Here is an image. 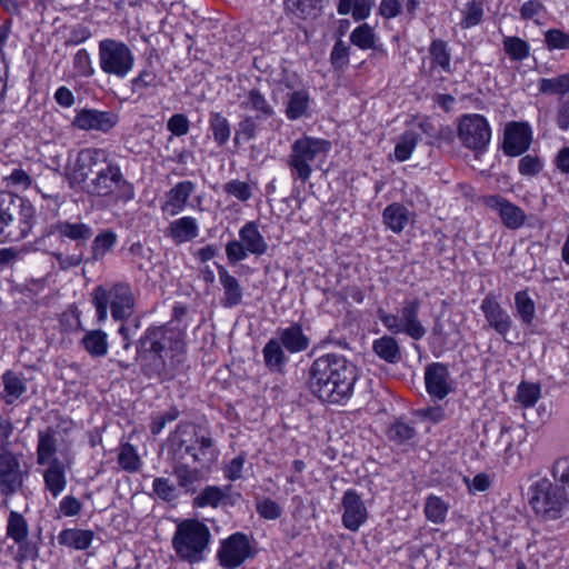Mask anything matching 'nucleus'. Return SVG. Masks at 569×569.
<instances>
[{
	"mask_svg": "<svg viewBox=\"0 0 569 569\" xmlns=\"http://www.w3.org/2000/svg\"><path fill=\"white\" fill-rule=\"evenodd\" d=\"M416 436V430L409 423L398 420L388 429V438L398 445L405 443Z\"/></svg>",
	"mask_w": 569,
	"mask_h": 569,
	"instance_id": "5fc2aeb1",
	"label": "nucleus"
},
{
	"mask_svg": "<svg viewBox=\"0 0 569 569\" xmlns=\"http://www.w3.org/2000/svg\"><path fill=\"white\" fill-rule=\"evenodd\" d=\"M99 66L102 72L124 79L132 71L134 54L130 47L116 39H103L98 46Z\"/></svg>",
	"mask_w": 569,
	"mask_h": 569,
	"instance_id": "1a4fd4ad",
	"label": "nucleus"
},
{
	"mask_svg": "<svg viewBox=\"0 0 569 569\" xmlns=\"http://www.w3.org/2000/svg\"><path fill=\"white\" fill-rule=\"evenodd\" d=\"M420 306L421 302L417 298L406 299L402 303L399 316L403 333L413 340H420L427 333V329L419 320Z\"/></svg>",
	"mask_w": 569,
	"mask_h": 569,
	"instance_id": "6ab92c4d",
	"label": "nucleus"
},
{
	"mask_svg": "<svg viewBox=\"0 0 569 569\" xmlns=\"http://www.w3.org/2000/svg\"><path fill=\"white\" fill-rule=\"evenodd\" d=\"M164 234L170 237L176 244L190 241L199 234L198 221L193 217L176 219L169 223Z\"/></svg>",
	"mask_w": 569,
	"mask_h": 569,
	"instance_id": "a878e982",
	"label": "nucleus"
},
{
	"mask_svg": "<svg viewBox=\"0 0 569 569\" xmlns=\"http://www.w3.org/2000/svg\"><path fill=\"white\" fill-rule=\"evenodd\" d=\"M268 242L260 233L254 221L244 223L239 230V240H230L226 244V257L229 264H237L248 258L263 256L268 251Z\"/></svg>",
	"mask_w": 569,
	"mask_h": 569,
	"instance_id": "9d476101",
	"label": "nucleus"
},
{
	"mask_svg": "<svg viewBox=\"0 0 569 569\" xmlns=\"http://www.w3.org/2000/svg\"><path fill=\"white\" fill-rule=\"evenodd\" d=\"M541 396L540 385L522 381L518 386L517 401L525 408L535 406Z\"/></svg>",
	"mask_w": 569,
	"mask_h": 569,
	"instance_id": "3c124183",
	"label": "nucleus"
},
{
	"mask_svg": "<svg viewBox=\"0 0 569 569\" xmlns=\"http://www.w3.org/2000/svg\"><path fill=\"white\" fill-rule=\"evenodd\" d=\"M382 217L385 224L396 233L401 232L409 222V211L400 203L387 206Z\"/></svg>",
	"mask_w": 569,
	"mask_h": 569,
	"instance_id": "473e14b6",
	"label": "nucleus"
},
{
	"mask_svg": "<svg viewBox=\"0 0 569 569\" xmlns=\"http://www.w3.org/2000/svg\"><path fill=\"white\" fill-rule=\"evenodd\" d=\"M350 47L341 39L337 40L331 53L330 62L336 70H342L349 63Z\"/></svg>",
	"mask_w": 569,
	"mask_h": 569,
	"instance_id": "13d9d810",
	"label": "nucleus"
},
{
	"mask_svg": "<svg viewBox=\"0 0 569 569\" xmlns=\"http://www.w3.org/2000/svg\"><path fill=\"white\" fill-rule=\"evenodd\" d=\"M196 184L192 181H180L166 193V201L161 206L163 213L174 217L179 214L194 192Z\"/></svg>",
	"mask_w": 569,
	"mask_h": 569,
	"instance_id": "4be33fe9",
	"label": "nucleus"
},
{
	"mask_svg": "<svg viewBox=\"0 0 569 569\" xmlns=\"http://www.w3.org/2000/svg\"><path fill=\"white\" fill-rule=\"evenodd\" d=\"M458 138L463 147L482 152L491 139V129L487 119L477 113L463 114L458 124Z\"/></svg>",
	"mask_w": 569,
	"mask_h": 569,
	"instance_id": "9b49d317",
	"label": "nucleus"
},
{
	"mask_svg": "<svg viewBox=\"0 0 569 569\" xmlns=\"http://www.w3.org/2000/svg\"><path fill=\"white\" fill-rule=\"evenodd\" d=\"M157 86V74L149 69L141 70L137 77L131 80V91L141 96L147 89Z\"/></svg>",
	"mask_w": 569,
	"mask_h": 569,
	"instance_id": "4d7b16f0",
	"label": "nucleus"
},
{
	"mask_svg": "<svg viewBox=\"0 0 569 569\" xmlns=\"http://www.w3.org/2000/svg\"><path fill=\"white\" fill-rule=\"evenodd\" d=\"M371 0H339L338 13H351L355 20H365L369 17L371 11Z\"/></svg>",
	"mask_w": 569,
	"mask_h": 569,
	"instance_id": "ea45409f",
	"label": "nucleus"
},
{
	"mask_svg": "<svg viewBox=\"0 0 569 569\" xmlns=\"http://www.w3.org/2000/svg\"><path fill=\"white\" fill-rule=\"evenodd\" d=\"M545 42L549 50L569 49V33L560 29H549L545 32Z\"/></svg>",
	"mask_w": 569,
	"mask_h": 569,
	"instance_id": "052dcab7",
	"label": "nucleus"
},
{
	"mask_svg": "<svg viewBox=\"0 0 569 569\" xmlns=\"http://www.w3.org/2000/svg\"><path fill=\"white\" fill-rule=\"evenodd\" d=\"M256 509L258 515L267 520H276L281 513V507L270 498H263L257 501Z\"/></svg>",
	"mask_w": 569,
	"mask_h": 569,
	"instance_id": "69168bd1",
	"label": "nucleus"
},
{
	"mask_svg": "<svg viewBox=\"0 0 569 569\" xmlns=\"http://www.w3.org/2000/svg\"><path fill=\"white\" fill-rule=\"evenodd\" d=\"M216 268L218 271L219 282L223 291L221 305L224 308L239 306L243 298V288L239 280L232 276L224 266L216 263Z\"/></svg>",
	"mask_w": 569,
	"mask_h": 569,
	"instance_id": "5701e85b",
	"label": "nucleus"
},
{
	"mask_svg": "<svg viewBox=\"0 0 569 569\" xmlns=\"http://www.w3.org/2000/svg\"><path fill=\"white\" fill-rule=\"evenodd\" d=\"M280 345L290 353L302 352L308 349L310 339L303 333L302 326L298 322L277 330Z\"/></svg>",
	"mask_w": 569,
	"mask_h": 569,
	"instance_id": "b1692460",
	"label": "nucleus"
},
{
	"mask_svg": "<svg viewBox=\"0 0 569 569\" xmlns=\"http://www.w3.org/2000/svg\"><path fill=\"white\" fill-rule=\"evenodd\" d=\"M418 141L419 134L417 132L411 130L403 132L395 147L396 159L401 162L408 160L417 147Z\"/></svg>",
	"mask_w": 569,
	"mask_h": 569,
	"instance_id": "37998d69",
	"label": "nucleus"
},
{
	"mask_svg": "<svg viewBox=\"0 0 569 569\" xmlns=\"http://www.w3.org/2000/svg\"><path fill=\"white\" fill-rule=\"evenodd\" d=\"M72 66L76 73L80 77H91L94 73L90 54L86 49H80L76 52Z\"/></svg>",
	"mask_w": 569,
	"mask_h": 569,
	"instance_id": "0e129e2a",
	"label": "nucleus"
},
{
	"mask_svg": "<svg viewBox=\"0 0 569 569\" xmlns=\"http://www.w3.org/2000/svg\"><path fill=\"white\" fill-rule=\"evenodd\" d=\"M29 526L23 516L17 511H11L8 518L7 536L17 545H21L28 538Z\"/></svg>",
	"mask_w": 569,
	"mask_h": 569,
	"instance_id": "58836bf2",
	"label": "nucleus"
},
{
	"mask_svg": "<svg viewBox=\"0 0 569 569\" xmlns=\"http://www.w3.org/2000/svg\"><path fill=\"white\" fill-rule=\"evenodd\" d=\"M117 242V234L111 230H106L92 241L91 251L92 260L97 261L101 259Z\"/></svg>",
	"mask_w": 569,
	"mask_h": 569,
	"instance_id": "de8ad7c7",
	"label": "nucleus"
},
{
	"mask_svg": "<svg viewBox=\"0 0 569 569\" xmlns=\"http://www.w3.org/2000/svg\"><path fill=\"white\" fill-rule=\"evenodd\" d=\"M358 369L339 353H326L313 360L309 369L308 388L321 402L346 405L353 396Z\"/></svg>",
	"mask_w": 569,
	"mask_h": 569,
	"instance_id": "7ed1b4c3",
	"label": "nucleus"
},
{
	"mask_svg": "<svg viewBox=\"0 0 569 569\" xmlns=\"http://www.w3.org/2000/svg\"><path fill=\"white\" fill-rule=\"evenodd\" d=\"M372 351L388 363H398L401 360V349L396 338L382 336L372 343Z\"/></svg>",
	"mask_w": 569,
	"mask_h": 569,
	"instance_id": "2f4dec72",
	"label": "nucleus"
},
{
	"mask_svg": "<svg viewBox=\"0 0 569 569\" xmlns=\"http://www.w3.org/2000/svg\"><path fill=\"white\" fill-rule=\"evenodd\" d=\"M284 3L288 10L302 18L315 17L321 8V0H284Z\"/></svg>",
	"mask_w": 569,
	"mask_h": 569,
	"instance_id": "603ef678",
	"label": "nucleus"
},
{
	"mask_svg": "<svg viewBox=\"0 0 569 569\" xmlns=\"http://www.w3.org/2000/svg\"><path fill=\"white\" fill-rule=\"evenodd\" d=\"M209 127L212 132L214 142L219 147L224 146L231 136V127L228 119L220 112H211Z\"/></svg>",
	"mask_w": 569,
	"mask_h": 569,
	"instance_id": "4c0bfd02",
	"label": "nucleus"
},
{
	"mask_svg": "<svg viewBox=\"0 0 569 569\" xmlns=\"http://www.w3.org/2000/svg\"><path fill=\"white\" fill-rule=\"evenodd\" d=\"M210 540L207 525L198 519H184L178 522L171 543L179 560L193 565L204 559Z\"/></svg>",
	"mask_w": 569,
	"mask_h": 569,
	"instance_id": "39448f33",
	"label": "nucleus"
},
{
	"mask_svg": "<svg viewBox=\"0 0 569 569\" xmlns=\"http://www.w3.org/2000/svg\"><path fill=\"white\" fill-rule=\"evenodd\" d=\"M21 206V198L11 192L0 191V236L13 218L17 216Z\"/></svg>",
	"mask_w": 569,
	"mask_h": 569,
	"instance_id": "72a5a7b5",
	"label": "nucleus"
},
{
	"mask_svg": "<svg viewBox=\"0 0 569 569\" xmlns=\"http://www.w3.org/2000/svg\"><path fill=\"white\" fill-rule=\"evenodd\" d=\"M23 485L18 456L13 452L0 453V495L10 497Z\"/></svg>",
	"mask_w": 569,
	"mask_h": 569,
	"instance_id": "2eb2a0df",
	"label": "nucleus"
},
{
	"mask_svg": "<svg viewBox=\"0 0 569 569\" xmlns=\"http://www.w3.org/2000/svg\"><path fill=\"white\" fill-rule=\"evenodd\" d=\"M503 49L511 60L521 61L529 57L530 47L527 41L519 37H506Z\"/></svg>",
	"mask_w": 569,
	"mask_h": 569,
	"instance_id": "09e8293b",
	"label": "nucleus"
},
{
	"mask_svg": "<svg viewBox=\"0 0 569 569\" xmlns=\"http://www.w3.org/2000/svg\"><path fill=\"white\" fill-rule=\"evenodd\" d=\"M227 491L217 486L204 487L193 499V506L198 508H217L226 498Z\"/></svg>",
	"mask_w": 569,
	"mask_h": 569,
	"instance_id": "79ce46f5",
	"label": "nucleus"
},
{
	"mask_svg": "<svg viewBox=\"0 0 569 569\" xmlns=\"http://www.w3.org/2000/svg\"><path fill=\"white\" fill-rule=\"evenodd\" d=\"M480 309L487 321V327L498 335L506 337L513 326L509 312L502 308L495 295L488 293L481 301Z\"/></svg>",
	"mask_w": 569,
	"mask_h": 569,
	"instance_id": "dca6fc26",
	"label": "nucleus"
},
{
	"mask_svg": "<svg viewBox=\"0 0 569 569\" xmlns=\"http://www.w3.org/2000/svg\"><path fill=\"white\" fill-rule=\"evenodd\" d=\"M241 109L256 112L258 120H267L274 114L273 107L258 88L250 89L240 103Z\"/></svg>",
	"mask_w": 569,
	"mask_h": 569,
	"instance_id": "c85d7f7f",
	"label": "nucleus"
},
{
	"mask_svg": "<svg viewBox=\"0 0 569 569\" xmlns=\"http://www.w3.org/2000/svg\"><path fill=\"white\" fill-rule=\"evenodd\" d=\"M93 539L91 530L66 529L59 535V542L77 550H84L90 547Z\"/></svg>",
	"mask_w": 569,
	"mask_h": 569,
	"instance_id": "c9c22d12",
	"label": "nucleus"
},
{
	"mask_svg": "<svg viewBox=\"0 0 569 569\" xmlns=\"http://www.w3.org/2000/svg\"><path fill=\"white\" fill-rule=\"evenodd\" d=\"M218 455L212 438L198 435L196 428L188 423H179L168 440L169 460H181L201 468H210Z\"/></svg>",
	"mask_w": 569,
	"mask_h": 569,
	"instance_id": "20e7f679",
	"label": "nucleus"
},
{
	"mask_svg": "<svg viewBox=\"0 0 569 569\" xmlns=\"http://www.w3.org/2000/svg\"><path fill=\"white\" fill-rule=\"evenodd\" d=\"M448 505L439 497L430 496L425 505V513L433 523H442L446 520Z\"/></svg>",
	"mask_w": 569,
	"mask_h": 569,
	"instance_id": "8fccbe9b",
	"label": "nucleus"
},
{
	"mask_svg": "<svg viewBox=\"0 0 569 569\" xmlns=\"http://www.w3.org/2000/svg\"><path fill=\"white\" fill-rule=\"evenodd\" d=\"M531 508L543 520L561 518L569 506V498L559 485L542 478L531 486Z\"/></svg>",
	"mask_w": 569,
	"mask_h": 569,
	"instance_id": "6e6552de",
	"label": "nucleus"
},
{
	"mask_svg": "<svg viewBox=\"0 0 569 569\" xmlns=\"http://www.w3.org/2000/svg\"><path fill=\"white\" fill-rule=\"evenodd\" d=\"M485 203L490 209L498 211L503 224L509 229H518L526 221L523 210L501 196H488L485 198Z\"/></svg>",
	"mask_w": 569,
	"mask_h": 569,
	"instance_id": "aec40b11",
	"label": "nucleus"
},
{
	"mask_svg": "<svg viewBox=\"0 0 569 569\" xmlns=\"http://www.w3.org/2000/svg\"><path fill=\"white\" fill-rule=\"evenodd\" d=\"M80 343L93 358L104 357L108 352V335L101 329L86 330Z\"/></svg>",
	"mask_w": 569,
	"mask_h": 569,
	"instance_id": "7c9ffc66",
	"label": "nucleus"
},
{
	"mask_svg": "<svg viewBox=\"0 0 569 569\" xmlns=\"http://www.w3.org/2000/svg\"><path fill=\"white\" fill-rule=\"evenodd\" d=\"M52 232L59 233L61 237L68 238L77 243V247L87 244L93 236L91 226L83 222H70L59 220L52 226Z\"/></svg>",
	"mask_w": 569,
	"mask_h": 569,
	"instance_id": "393cba45",
	"label": "nucleus"
},
{
	"mask_svg": "<svg viewBox=\"0 0 569 569\" xmlns=\"http://www.w3.org/2000/svg\"><path fill=\"white\" fill-rule=\"evenodd\" d=\"M153 493L162 501L172 502L179 497L178 488L164 477H158L152 482Z\"/></svg>",
	"mask_w": 569,
	"mask_h": 569,
	"instance_id": "864d4df0",
	"label": "nucleus"
},
{
	"mask_svg": "<svg viewBox=\"0 0 569 569\" xmlns=\"http://www.w3.org/2000/svg\"><path fill=\"white\" fill-rule=\"evenodd\" d=\"M350 42L362 50L376 49V36L373 29L363 23L350 33Z\"/></svg>",
	"mask_w": 569,
	"mask_h": 569,
	"instance_id": "a18cd8bd",
	"label": "nucleus"
},
{
	"mask_svg": "<svg viewBox=\"0 0 569 569\" xmlns=\"http://www.w3.org/2000/svg\"><path fill=\"white\" fill-rule=\"evenodd\" d=\"M218 559L222 567L234 569L251 557L250 541L247 535L236 532L221 542Z\"/></svg>",
	"mask_w": 569,
	"mask_h": 569,
	"instance_id": "ddd939ff",
	"label": "nucleus"
},
{
	"mask_svg": "<svg viewBox=\"0 0 569 569\" xmlns=\"http://www.w3.org/2000/svg\"><path fill=\"white\" fill-rule=\"evenodd\" d=\"M172 467V473L177 478L178 487L184 492H194L196 485L201 480L202 475L198 467H191L181 460H169Z\"/></svg>",
	"mask_w": 569,
	"mask_h": 569,
	"instance_id": "cd10ccee",
	"label": "nucleus"
},
{
	"mask_svg": "<svg viewBox=\"0 0 569 569\" xmlns=\"http://www.w3.org/2000/svg\"><path fill=\"white\" fill-rule=\"evenodd\" d=\"M3 392L2 398L7 405L13 403L27 390L23 380L12 371L2 375Z\"/></svg>",
	"mask_w": 569,
	"mask_h": 569,
	"instance_id": "f704fd0d",
	"label": "nucleus"
},
{
	"mask_svg": "<svg viewBox=\"0 0 569 569\" xmlns=\"http://www.w3.org/2000/svg\"><path fill=\"white\" fill-rule=\"evenodd\" d=\"M118 463L121 466L122 469L133 472L139 469L140 466V459L133 448L130 443H126L121 447L119 456H118Z\"/></svg>",
	"mask_w": 569,
	"mask_h": 569,
	"instance_id": "bf43d9fd",
	"label": "nucleus"
},
{
	"mask_svg": "<svg viewBox=\"0 0 569 569\" xmlns=\"http://www.w3.org/2000/svg\"><path fill=\"white\" fill-rule=\"evenodd\" d=\"M118 122L119 116L113 111L83 108L77 112L72 126L84 131L108 133Z\"/></svg>",
	"mask_w": 569,
	"mask_h": 569,
	"instance_id": "4468645a",
	"label": "nucleus"
},
{
	"mask_svg": "<svg viewBox=\"0 0 569 569\" xmlns=\"http://www.w3.org/2000/svg\"><path fill=\"white\" fill-rule=\"evenodd\" d=\"M183 350L182 330L169 325L151 327L138 340L133 360L139 362L144 377L163 382L174 377L172 359Z\"/></svg>",
	"mask_w": 569,
	"mask_h": 569,
	"instance_id": "f03ea898",
	"label": "nucleus"
},
{
	"mask_svg": "<svg viewBox=\"0 0 569 569\" xmlns=\"http://www.w3.org/2000/svg\"><path fill=\"white\" fill-rule=\"evenodd\" d=\"M122 325L118 329V333L121 336L123 340V348L131 349L132 347V338L136 336L138 330L140 329L141 322L138 317L128 318L122 320Z\"/></svg>",
	"mask_w": 569,
	"mask_h": 569,
	"instance_id": "e2e57ef3",
	"label": "nucleus"
},
{
	"mask_svg": "<svg viewBox=\"0 0 569 569\" xmlns=\"http://www.w3.org/2000/svg\"><path fill=\"white\" fill-rule=\"evenodd\" d=\"M226 193L237 198L240 201H247L251 198L252 191L247 182L240 180H231L223 186Z\"/></svg>",
	"mask_w": 569,
	"mask_h": 569,
	"instance_id": "338daca9",
	"label": "nucleus"
},
{
	"mask_svg": "<svg viewBox=\"0 0 569 569\" xmlns=\"http://www.w3.org/2000/svg\"><path fill=\"white\" fill-rule=\"evenodd\" d=\"M482 6L478 1H471L467 4L465 17L461 21L462 28H470L478 24L482 19Z\"/></svg>",
	"mask_w": 569,
	"mask_h": 569,
	"instance_id": "774afa93",
	"label": "nucleus"
},
{
	"mask_svg": "<svg viewBox=\"0 0 569 569\" xmlns=\"http://www.w3.org/2000/svg\"><path fill=\"white\" fill-rule=\"evenodd\" d=\"M92 296L99 322L107 319L109 306L114 320L128 319L134 311V297L128 283H116L110 290L98 286L94 288Z\"/></svg>",
	"mask_w": 569,
	"mask_h": 569,
	"instance_id": "0eeeda50",
	"label": "nucleus"
},
{
	"mask_svg": "<svg viewBox=\"0 0 569 569\" xmlns=\"http://www.w3.org/2000/svg\"><path fill=\"white\" fill-rule=\"evenodd\" d=\"M17 214H19L20 221V233L18 238H26L31 231L32 224L34 222V208L31 203L24 201L21 198V206Z\"/></svg>",
	"mask_w": 569,
	"mask_h": 569,
	"instance_id": "6e6d98bb",
	"label": "nucleus"
},
{
	"mask_svg": "<svg viewBox=\"0 0 569 569\" xmlns=\"http://www.w3.org/2000/svg\"><path fill=\"white\" fill-rule=\"evenodd\" d=\"M310 97L306 90L293 91L289 94L286 104V116L289 120H298L306 116Z\"/></svg>",
	"mask_w": 569,
	"mask_h": 569,
	"instance_id": "e433bc0d",
	"label": "nucleus"
},
{
	"mask_svg": "<svg viewBox=\"0 0 569 569\" xmlns=\"http://www.w3.org/2000/svg\"><path fill=\"white\" fill-rule=\"evenodd\" d=\"M331 149V142L325 139L301 137L291 144L287 164L293 179L306 182L312 173L317 160H325Z\"/></svg>",
	"mask_w": 569,
	"mask_h": 569,
	"instance_id": "423d86ee",
	"label": "nucleus"
},
{
	"mask_svg": "<svg viewBox=\"0 0 569 569\" xmlns=\"http://www.w3.org/2000/svg\"><path fill=\"white\" fill-rule=\"evenodd\" d=\"M531 143V130L527 123L510 122L503 132V152L517 157L526 152Z\"/></svg>",
	"mask_w": 569,
	"mask_h": 569,
	"instance_id": "a211bd4d",
	"label": "nucleus"
},
{
	"mask_svg": "<svg viewBox=\"0 0 569 569\" xmlns=\"http://www.w3.org/2000/svg\"><path fill=\"white\" fill-rule=\"evenodd\" d=\"M552 478L563 490H569V457L557 459L551 468Z\"/></svg>",
	"mask_w": 569,
	"mask_h": 569,
	"instance_id": "680f3d73",
	"label": "nucleus"
},
{
	"mask_svg": "<svg viewBox=\"0 0 569 569\" xmlns=\"http://www.w3.org/2000/svg\"><path fill=\"white\" fill-rule=\"evenodd\" d=\"M61 459H53L51 463H47L43 471L44 489L57 499L67 487V472L71 470L73 465V453L70 449L64 448L60 451Z\"/></svg>",
	"mask_w": 569,
	"mask_h": 569,
	"instance_id": "f8f14e48",
	"label": "nucleus"
},
{
	"mask_svg": "<svg viewBox=\"0 0 569 569\" xmlns=\"http://www.w3.org/2000/svg\"><path fill=\"white\" fill-rule=\"evenodd\" d=\"M515 307L521 322L527 326L531 325L536 315V306L527 290L518 291L515 295Z\"/></svg>",
	"mask_w": 569,
	"mask_h": 569,
	"instance_id": "a19ab883",
	"label": "nucleus"
},
{
	"mask_svg": "<svg viewBox=\"0 0 569 569\" xmlns=\"http://www.w3.org/2000/svg\"><path fill=\"white\" fill-rule=\"evenodd\" d=\"M449 371L446 365L435 362L426 367L425 383L428 393L439 400H442L451 391L448 383Z\"/></svg>",
	"mask_w": 569,
	"mask_h": 569,
	"instance_id": "412c9836",
	"label": "nucleus"
},
{
	"mask_svg": "<svg viewBox=\"0 0 569 569\" xmlns=\"http://www.w3.org/2000/svg\"><path fill=\"white\" fill-rule=\"evenodd\" d=\"M69 180L72 186H81L88 194L103 198L109 206L126 203L134 197L132 183L103 149L80 150L69 172Z\"/></svg>",
	"mask_w": 569,
	"mask_h": 569,
	"instance_id": "f257e3e1",
	"label": "nucleus"
},
{
	"mask_svg": "<svg viewBox=\"0 0 569 569\" xmlns=\"http://www.w3.org/2000/svg\"><path fill=\"white\" fill-rule=\"evenodd\" d=\"M429 54L436 66H439L445 72H451V57L446 41L441 39L433 40L429 47Z\"/></svg>",
	"mask_w": 569,
	"mask_h": 569,
	"instance_id": "c03bdc74",
	"label": "nucleus"
},
{
	"mask_svg": "<svg viewBox=\"0 0 569 569\" xmlns=\"http://www.w3.org/2000/svg\"><path fill=\"white\" fill-rule=\"evenodd\" d=\"M341 506L343 508L342 525L350 531H358L368 519V510L362 498L353 489L345 491Z\"/></svg>",
	"mask_w": 569,
	"mask_h": 569,
	"instance_id": "f3484780",
	"label": "nucleus"
},
{
	"mask_svg": "<svg viewBox=\"0 0 569 569\" xmlns=\"http://www.w3.org/2000/svg\"><path fill=\"white\" fill-rule=\"evenodd\" d=\"M57 430L53 427H48L44 430L38 431V445H37V463L44 466L51 463L57 457L58 443H57Z\"/></svg>",
	"mask_w": 569,
	"mask_h": 569,
	"instance_id": "bb28decb",
	"label": "nucleus"
},
{
	"mask_svg": "<svg viewBox=\"0 0 569 569\" xmlns=\"http://www.w3.org/2000/svg\"><path fill=\"white\" fill-rule=\"evenodd\" d=\"M283 347L280 341L276 338H271L263 347L262 355L266 367L271 372H283V369L288 362V357L283 351Z\"/></svg>",
	"mask_w": 569,
	"mask_h": 569,
	"instance_id": "c756f323",
	"label": "nucleus"
},
{
	"mask_svg": "<svg viewBox=\"0 0 569 569\" xmlns=\"http://www.w3.org/2000/svg\"><path fill=\"white\" fill-rule=\"evenodd\" d=\"M539 90L545 94H566L569 92V73L556 78H542Z\"/></svg>",
	"mask_w": 569,
	"mask_h": 569,
	"instance_id": "49530a36",
	"label": "nucleus"
}]
</instances>
